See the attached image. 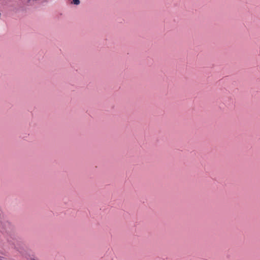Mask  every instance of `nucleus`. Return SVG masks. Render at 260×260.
<instances>
[{"label": "nucleus", "mask_w": 260, "mask_h": 260, "mask_svg": "<svg viewBox=\"0 0 260 260\" xmlns=\"http://www.w3.org/2000/svg\"><path fill=\"white\" fill-rule=\"evenodd\" d=\"M72 4H73L76 5H78L80 4V1L79 0H73Z\"/></svg>", "instance_id": "obj_1"}]
</instances>
